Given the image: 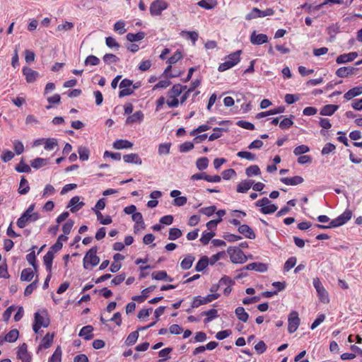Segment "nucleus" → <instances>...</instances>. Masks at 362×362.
I'll list each match as a JSON object with an SVG mask.
<instances>
[{
    "mask_svg": "<svg viewBox=\"0 0 362 362\" xmlns=\"http://www.w3.org/2000/svg\"><path fill=\"white\" fill-rule=\"evenodd\" d=\"M227 252L230 255V258L233 263L243 264L247 259L243 252L238 247H230L228 248Z\"/></svg>",
    "mask_w": 362,
    "mask_h": 362,
    "instance_id": "obj_1",
    "label": "nucleus"
},
{
    "mask_svg": "<svg viewBox=\"0 0 362 362\" xmlns=\"http://www.w3.org/2000/svg\"><path fill=\"white\" fill-rule=\"evenodd\" d=\"M97 251V247H93L87 252L83 259L84 268L87 269L88 263H90L93 267L96 266L99 263L100 258L96 255Z\"/></svg>",
    "mask_w": 362,
    "mask_h": 362,
    "instance_id": "obj_2",
    "label": "nucleus"
},
{
    "mask_svg": "<svg viewBox=\"0 0 362 362\" xmlns=\"http://www.w3.org/2000/svg\"><path fill=\"white\" fill-rule=\"evenodd\" d=\"M220 296L219 293H211L209 294L204 298H202L201 296H196L194 298L192 307V308H198L199 306L202 305H204L209 303H211L214 300H216Z\"/></svg>",
    "mask_w": 362,
    "mask_h": 362,
    "instance_id": "obj_3",
    "label": "nucleus"
},
{
    "mask_svg": "<svg viewBox=\"0 0 362 362\" xmlns=\"http://www.w3.org/2000/svg\"><path fill=\"white\" fill-rule=\"evenodd\" d=\"M274 13V11L272 8H267L264 11H261L257 8H253L252 11L247 15L246 19L251 20L256 18L272 16Z\"/></svg>",
    "mask_w": 362,
    "mask_h": 362,
    "instance_id": "obj_4",
    "label": "nucleus"
},
{
    "mask_svg": "<svg viewBox=\"0 0 362 362\" xmlns=\"http://www.w3.org/2000/svg\"><path fill=\"white\" fill-rule=\"evenodd\" d=\"M168 4L163 0L153 1L150 6V12L152 16H159L162 11L166 9Z\"/></svg>",
    "mask_w": 362,
    "mask_h": 362,
    "instance_id": "obj_5",
    "label": "nucleus"
},
{
    "mask_svg": "<svg viewBox=\"0 0 362 362\" xmlns=\"http://www.w3.org/2000/svg\"><path fill=\"white\" fill-rule=\"evenodd\" d=\"M288 321V331L289 333H293L297 330L300 325V318L298 317V313L296 311L291 312L289 315Z\"/></svg>",
    "mask_w": 362,
    "mask_h": 362,
    "instance_id": "obj_6",
    "label": "nucleus"
},
{
    "mask_svg": "<svg viewBox=\"0 0 362 362\" xmlns=\"http://www.w3.org/2000/svg\"><path fill=\"white\" fill-rule=\"evenodd\" d=\"M352 216V213L349 210L345 211L342 214L338 216L337 218L333 219L331 221V226L335 228L340 226H342L345 223H346L349 220L351 219Z\"/></svg>",
    "mask_w": 362,
    "mask_h": 362,
    "instance_id": "obj_7",
    "label": "nucleus"
},
{
    "mask_svg": "<svg viewBox=\"0 0 362 362\" xmlns=\"http://www.w3.org/2000/svg\"><path fill=\"white\" fill-rule=\"evenodd\" d=\"M358 70V69L352 66H343L337 70L336 75L340 78H345L355 74Z\"/></svg>",
    "mask_w": 362,
    "mask_h": 362,
    "instance_id": "obj_8",
    "label": "nucleus"
},
{
    "mask_svg": "<svg viewBox=\"0 0 362 362\" xmlns=\"http://www.w3.org/2000/svg\"><path fill=\"white\" fill-rule=\"evenodd\" d=\"M358 57V53L356 52H350L349 54H341L337 57L336 62L337 64H344L346 62L354 61Z\"/></svg>",
    "mask_w": 362,
    "mask_h": 362,
    "instance_id": "obj_9",
    "label": "nucleus"
},
{
    "mask_svg": "<svg viewBox=\"0 0 362 362\" xmlns=\"http://www.w3.org/2000/svg\"><path fill=\"white\" fill-rule=\"evenodd\" d=\"M268 40V37L265 34H256L255 31H253L250 36V42L253 45H262L266 43Z\"/></svg>",
    "mask_w": 362,
    "mask_h": 362,
    "instance_id": "obj_10",
    "label": "nucleus"
},
{
    "mask_svg": "<svg viewBox=\"0 0 362 362\" xmlns=\"http://www.w3.org/2000/svg\"><path fill=\"white\" fill-rule=\"evenodd\" d=\"M238 232L249 239H255V233L253 230L247 225L244 224L238 227Z\"/></svg>",
    "mask_w": 362,
    "mask_h": 362,
    "instance_id": "obj_11",
    "label": "nucleus"
},
{
    "mask_svg": "<svg viewBox=\"0 0 362 362\" xmlns=\"http://www.w3.org/2000/svg\"><path fill=\"white\" fill-rule=\"evenodd\" d=\"M18 357L23 362H30V356L28 354L27 345L24 343L18 349Z\"/></svg>",
    "mask_w": 362,
    "mask_h": 362,
    "instance_id": "obj_12",
    "label": "nucleus"
},
{
    "mask_svg": "<svg viewBox=\"0 0 362 362\" xmlns=\"http://www.w3.org/2000/svg\"><path fill=\"white\" fill-rule=\"evenodd\" d=\"M245 269L247 270H255L259 272H264L267 271L268 266L266 264L261 262H252L247 264L245 267Z\"/></svg>",
    "mask_w": 362,
    "mask_h": 362,
    "instance_id": "obj_13",
    "label": "nucleus"
},
{
    "mask_svg": "<svg viewBox=\"0 0 362 362\" xmlns=\"http://www.w3.org/2000/svg\"><path fill=\"white\" fill-rule=\"evenodd\" d=\"M23 73L25 76L26 81L28 83H33L38 76V73L29 67H24Z\"/></svg>",
    "mask_w": 362,
    "mask_h": 362,
    "instance_id": "obj_14",
    "label": "nucleus"
},
{
    "mask_svg": "<svg viewBox=\"0 0 362 362\" xmlns=\"http://www.w3.org/2000/svg\"><path fill=\"white\" fill-rule=\"evenodd\" d=\"M281 181L287 185H297L303 182L302 177L296 175L293 177H281Z\"/></svg>",
    "mask_w": 362,
    "mask_h": 362,
    "instance_id": "obj_15",
    "label": "nucleus"
},
{
    "mask_svg": "<svg viewBox=\"0 0 362 362\" xmlns=\"http://www.w3.org/2000/svg\"><path fill=\"white\" fill-rule=\"evenodd\" d=\"M45 315H41L39 313H35V322L39 324L40 326L43 327H47L49 325V319L47 317V314L46 312Z\"/></svg>",
    "mask_w": 362,
    "mask_h": 362,
    "instance_id": "obj_16",
    "label": "nucleus"
},
{
    "mask_svg": "<svg viewBox=\"0 0 362 362\" xmlns=\"http://www.w3.org/2000/svg\"><path fill=\"white\" fill-rule=\"evenodd\" d=\"M132 220L136 223L134 226V232L136 233L139 230V226H140L142 229L145 228V224L144 222L142 214L139 212L134 213L132 216Z\"/></svg>",
    "mask_w": 362,
    "mask_h": 362,
    "instance_id": "obj_17",
    "label": "nucleus"
},
{
    "mask_svg": "<svg viewBox=\"0 0 362 362\" xmlns=\"http://www.w3.org/2000/svg\"><path fill=\"white\" fill-rule=\"evenodd\" d=\"M339 109L337 105H326L320 110V115L324 116H331Z\"/></svg>",
    "mask_w": 362,
    "mask_h": 362,
    "instance_id": "obj_18",
    "label": "nucleus"
},
{
    "mask_svg": "<svg viewBox=\"0 0 362 362\" xmlns=\"http://www.w3.org/2000/svg\"><path fill=\"white\" fill-rule=\"evenodd\" d=\"M284 110H285V108H284V106H279V107H278L276 108L267 111V112H259V113H258L256 117L259 119V118H262V117H264L268 116V115L282 113V112H284Z\"/></svg>",
    "mask_w": 362,
    "mask_h": 362,
    "instance_id": "obj_19",
    "label": "nucleus"
},
{
    "mask_svg": "<svg viewBox=\"0 0 362 362\" xmlns=\"http://www.w3.org/2000/svg\"><path fill=\"white\" fill-rule=\"evenodd\" d=\"M93 327L91 325L85 326L81 329L78 335L83 337L86 340H90L93 338Z\"/></svg>",
    "mask_w": 362,
    "mask_h": 362,
    "instance_id": "obj_20",
    "label": "nucleus"
},
{
    "mask_svg": "<svg viewBox=\"0 0 362 362\" xmlns=\"http://www.w3.org/2000/svg\"><path fill=\"white\" fill-rule=\"evenodd\" d=\"M253 183L254 181L252 180H243L240 182L237 186V192L239 193L247 192Z\"/></svg>",
    "mask_w": 362,
    "mask_h": 362,
    "instance_id": "obj_21",
    "label": "nucleus"
},
{
    "mask_svg": "<svg viewBox=\"0 0 362 362\" xmlns=\"http://www.w3.org/2000/svg\"><path fill=\"white\" fill-rule=\"evenodd\" d=\"M123 159L124 162L128 163H135L141 165L142 161L139 158V155L136 153H131L123 156Z\"/></svg>",
    "mask_w": 362,
    "mask_h": 362,
    "instance_id": "obj_22",
    "label": "nucleus"
},
{
    "mask_svg": "<svg viewBox=\"0 0 362 362\" xmlns=\"http://www.w3.org/2000/svg\"><path fill=\"white\" fill-rule=\"evenodd\" d=\"M133 146V144L127 140H117L113 144V147L116 149L130 148Z\"/></svg>",
    "mask_w": 362,
    "mask_h": 362,
    "instance_id": "obj_23",
    "label": "nucleus"
},
{
    "mask_svg": "<svg viewBox=\"0 0 362 362\" xmlns=\"http://www.w3.org/2000/svg\"><path fill=\"white\" fill-rule=\"evenodd\" d=\"M49 163V159L37 158L30 161V165L35 169H39Z\"/></svg>",
    "mask_w": 362,
    "mask_h": 362,
    "instance_id": "obj_24",
    "label": "nucleus"
},
{
    "mask_svg": "<svg viewBox=\"0 0 362 362\" xmlns=\"http://www.w3.org/2000/svg\"><path fill=\"white\" fill-rule=\"evenodd\" d=\"M54 255L52 253V252H47V254L44 256V264L46 267V269L48 272H52V261L54 259Z\"/></svg>",
    "mask_w": 362,
    "mask_h": 362,
    "instance_id": "obj_25",
    "label": "nucleus"
},
{
    "mask_svg": "<svg viewBox=\"0 0 362 362\" xmlns=\"http://www.w3.org/2000/svg\"><path fill=\"white\" fill-rule=\"evenodd\" d=\"M34 276V272L30 268L24 269L21 274V280L23 281H30Z\"/></svg>",
    "mask_w": 362,
    "mask_h": 362,
    "instance_id": "obj_26",
    "label": "nucleus"
},
{
    "mask_svg": "<svg viewBox=\"0 0 362 362\" xmlns=\"http://www.w3.org/2000/svg\"><path fill=\"white\" fill-rule=\"evenodd\" d=\"M362 93V87H355L352 89H350L344 94V98L346 100H351L354 97L359 95Z\"/></svg>",
    "mask_w": 362,
    "mask_h": 362,
    "instance_id": "obj_27",
    "label": "nucleus"
},
{
    "mask_svg": "<svg viewBox=\"0 0 362 362\" xmlns=\"http://www.w3.org/2000/svg\"><path fill=\"white\" fill-rule=\"evenodd\" d=\"M30 216V215L24 212L18 219L17 226L21 228H25L28 223L31 222V218Z\"/></svg>",
    "mask_w": 362,
    "mask_h": 362,
    "instance_id": "obj_28",
    "label": "nucleus"
},
{
    "mask_svg": "<svg viewBox=\"0 0 362 362\" xmlns=\"http://www.w3.org/2000/svg\"><path fill=\"white\" fill-rule=\"evenodd\" d=\"M151 276L156 280H168L172 281L173 279L169 277L165 271L154 272L152 273Z\"/></svg>",
    "mask_w": 362,
    "mask_h": 362,
    "instance_id": "obj_29",
    "label": "nucleus"
},
{
    "mask_svg": "<svg viewBox=\"0 0 362 362\" xmlns=\"http://www.w3.org/2000/svg\"><path fill=\"white\" fill-rule=\"evenodd\" d=\"M194 261V257L188 255L187 257L181 262L180 266L183 269H189L192 267L193 262Z\"/></svg>",
    "mask_w": 362,
    "mask_h": 362,
    "instance_id": "obj_30",
    "label": "nucleus"
},
{
    "mask_svg": "<svg viewBox=\"0 0 362 362\" xmlns=\"http://www.w3.org/2000/svg\"><path fill=\"white\" fill-rule=\"evenodd\" d=\"M238 318L242 322H247L249 317L248 314L245 311L243 307H238L235 310Z\"/></svg>",
    "mask_w": 362,
    "mask_h": 362,
    "instance_id": "obj_31",
    "label": "nucleus"
},
{
    "mask_svg": "<svg viewBox=\"0 0 362 362\" xmlns=\"http://www.w3.org/2000/svg\"><path fill=\"white\" fill-rule=\"evenodd\" d=\"M145 37V33L144 32H139L136 34L134 33H128L126 36V38L129 42H136L141 40Z\"/></svg>",
    "mask_w": 362,
    "mask_h": 362,
    "instance_id": "obj_32",
    "label": "nucleus"
},
{
    "mask_svg": "<svg viewBox=\"0 0 362 362\" xmlns=\"http://www.w3.org/2000/svg\"><path fill=\"white\" fill-rule=\"evenodd\" d=\"M144 117L143 113L141 111H137L134 113L132 115L127 117L126 120L127 124H132L134 122H139Z\"/></svg>",
    "mask_w": 362,
    "mask_h": 362,
    "instance_id": "obj_33",
    "label": "nucleus"
},
{
    "mask_svg": "<svg viewBox=\"0 0 362 362\" xmlns=\"http://www.w3.org/2000/svg\"><path fill=\"white\" fill-rule=\"evenodd\" d=\"M95 214L97 216L98 220L100 221V223L103 225H108L112 223V218L110 216H107L105 218L103 217L101 212L98 210H94Z\"/></svg>",
    "mask_w": 362,
    "mask_h": 362,
    "instance_id": "obj_34",
    "label": "nucleus"
},
{
    "mask_svg": "<svg viewBox=\"0 0 362 362\" xmlns=\"http://www.w3.org/2000/svg\"><path fill=\"white\" fill-rule=\"evenodd\" d=\"M209 264V258L206 256L202 257L197 262L195 269L197 272L203 271Z\"/></svg>",
    "mask_w": 362,
    "mask_h": 362,
    "instance_id": "obj_35",
    "label": "nucleus"
},
{
    "mask_svg": "<svg viewBox=\"0 0 362 362\" xmlns=\"http://www.w3.org/2000/svg\"><path fill=\"white\" fill-rule=\"evenodd\" d=\"M183 88L184 89L186 88V86H182L180 84L174 85L170 90V96L171 98H177L182 93Z\"/></svg>",
    "mask_w": 362,
    "mask_h": 362,
    "instance_id": "obj_36",
    "label": "nucleus"
},
{
    "mask_svg": "<svg viewBox=\"0 0 362 362\" xmlns=\"http://www.w3.org/2000/svg\"><path fill=\"white\" fill-rule=\"evenodd\" d=\"M29 190L30 187L28 185V181L24 177H23L20 182L18 192L21 194H25L29 192Z\"/></svg>",
    "mask_w": 362,
    "mask_h": 362,
    "instance_id": "obj_37",
    "label": "nucleus"
},
{
    "mask_svg": "<svg viewBox=\"0 0 362 362\" xmlns=\"http://www.w3.org/2000/svg\"><path fill=\"white\" fill-rule=\"evenodd\" d=\"M19 332L16 329H11L5 337L6 341L14 342L18 337Z\"/></svg>",
    "mask_w": 362,
    "mask_h": 362,
    "instance_id": "obj_38",
    "label": "nucleus"
},
{
    "mask_svg": "<svg viewBox=\"0 0 362 362\" xmlns=\"http://www.w3.org/2000/svg\"><path fill=\"white\" fill-rule=\"evenodd\" d=\"M139 330L137 329L136 331L132 332L128 335L125 341L127 345L131 346L136 343L139 337Z\"/></svg>",
    "mask_w": 362,
    "mask_h": 362,
    "instance_id": "obj_39",
    "label": "nucleus"
},
{
    "mask_svg": "<svg viewBox=\"0 0 362 362\" xmlns=\"http://www.w3.org/2000/svg\"><path fill=\"white\" fill-rule=\"evenodd\" d=\"M217 310L216 309H211L208 311H204L202 313V315H206L207 317L204 320L205 322H209L214 318H216L217 315Z\"/></svg>",
    "mask_w": 362,
    "mask_h": 362,
    "instance_id": "obj_40",
    "label": "nucleus"
},
{
    "mask_svg": "<svg viewBox=\"0 0 362 362\" xmlns=\"http://www.w3.org/2000/svg\"><path fill=\"white\" fill-rule=\"evenodd\" d=\"M241 50H238L230 54H229L226 59L230 61L231 63H234V65L237 64L240 62V55L241 54Z\"/></svg>",
    "mask_w": 362,
    "mask_h": 362,
    "instance_id": "obj_41",
    "label": "nucleus"
},
{
    "mask_svg": "<svg viewBox=\"0 0 362 362\" xmlns=\"http://www.w3.org/2000/svg\"><path fill=\"white\" fill-rule=\"evenodd\" d=\"M209 159L206 157L199 158L196 162L197 168L199 170H203L208 167Z\"/></svg>",
    "mask_w": 362,
    "mask_h": 362,
    "instance_id": "obj_42",
    "label": "nucleus"
},
{
    "mask_svg": "<svg viewBox=\"0 0 362 362\" xmlns=\"http://www.w3.org/2000/svg\"><path fill=\"white\" fill-rule=\"evenodd\" d=\"M62 353L60 346H57L55 351L49 358V362H61Z\"/></svg>",
    "mask_w": 362,
    "mask_h": 362,
    "instance_id": "obj_43",
    "label": "nucleus"
},
{
    "mask_svg": "<svg viewBox=\"0 0 362 362\" xmlns=\"http://www.w3.org/2000/svg\"><path fill=\"white\" fill-rule=\"evenodd\" d=\"M260 173L261 172H260L259 168L256 165H251V166L248 167L247 168H246V170H245V173L248 177H250L253 175H258L260 174Z\"/></svg>",
    "mask_w": 362,
    "mask_h": 362,
    "instance_id": "obj_44",
    "label": "nucleus"
},
{
    "mask_svg": "<svg viewBox=\"0 0 362 362\" xmlns=\"http://www.w3.org/2000/svg\"><path fill=\"white\" fill-rule=\"evenodd\" d=\"M317 292L318 297L321 302H322L323 303H329V300L328 293L325 288H323L321 290L320 289Z\"/></svg>",
    "mask_w": 362,
    "mask_h": 362,
    "instance_id": "obj_45",
    "label": "nucleus"
},
{
    "mask_svg": "<svg viewBox=\"0 0 362 362\" xmlns=\"http://www.w3.org/2000/svg\"><path fill=\"white\" fill-rule=\"evenodd\" d=\"M16 170L19 173H30L31 171L30 167L23 162L22 159L20 163L16 167Z\"/></svg>",
    "mask_w": 362,
    "mask_h": 362,
    "instance_id": "obj_46",
    "label": "nucleus"
},
{
    "mask_svg": "<svg viewBox=\"0 0 362 362\" xmlns=\"http://www.w3.org/2000/svg\"><path fill=\"white\" fill-rule=\"evenodd\" d=\"M182 235V231L179 228H173L169 230L168 238L171 240H176Z\"/></svg>",
    "mask_w": 362,
    "mask_h": 362,
    "instance_id": "obj_47",
    "label": "nucleus"
},
{
    "mask_svg": "<svg viewBox=\"0 0 362 362\" xmlns=\"http://www.w3.org/2000/svg\"><path fill=\"white\" fill-rule=\"evenodd\" d=\"M293 117H294L293 115H291L290 118H284L279 123L280 128L282 129H288V128L291 127L293 124V122L292 121V118H293Z\"/></svg>",
    "mask_w": 362,
    "mask_h": 362,
    "instance_id": "obj_48",
    "label": "nucleus"
},
{
    "mask_svg": "<svg viewBox=\"0 0 362 362\" xmlns=\"http://www.w3.org/2000/svg\"><path fill=\"white\" fill-rule=\"evenodd\" d=\"M215 235L214 232H204L202 234V238H200V241L204 245H207L210 240Z\"/></svg>",
    "mask_w": 362,
    "mask_h": 362,
    "instance_id": "obj_49",
    "label": "nucleus"
},
{
    "mask_svg": "<svg viewBox=\"0 0 362 362\" xmlns=\"http://www.w3.org/2000/svg\"><path fill=\"white\" fill-rule=\"evenodd\" d=\"M37 284L38 279H35L33 283L27 286L24 291V295L25 296L30 295L33 293V291L37 287Z\"/></svg>",
    "mask_w": 362,
    "mask_h": 362,
    "instance_id": "obj_50",
    "label": "nucleus"
},
{
    "mask_svg": "<svg viewBox=\"0 0 362 362\" xmlns=\"http://www.w3.org/2000/svg\"><path fill=\"white\" fill-rule=\"evenodd\" d=\"M84 63L86 66L87 65L96 66L100 63V59L94 55H89L85 59Z\"/></svg>",
    "mask_w": 362,
    "mask_h": 362,
    "instance_id": "obj_51",
    "label": "nucleus"
},
{
    "mask_svg": "<svg viewBox=\"0 0 362 362\" xmlns=\"http://www.w3.org/2000/svg\"><path fill=\"white\" fill-rule=\"evenodd\" d=\"M237 156L240 158H245L249 160H254L256 159V156L254 153L249 151H239Z\"/></svg>",
    "mask_w": 362,
    "mask_h": 362,
    "instance_id": "obj_52",
    "label": "nucleus"
},
{
    "mask_svg": "<svg viewBox=\"0 0 362 362\" xmlns=\"http://www.w3.org/2000/svg\"><path fill=\"white\" fill-rule=\"evenodd\" d=\"M103 61L105 63H117L119 61V58L113 54H106L103 57Z\"/></svg>",
    "mask_w": 362,
    "mask_h": 362,
    "instance_id": "obj_53",
    "label": "nucleus"
},
{
    "mask_svg": "<svg viewBox=\"0 0 362 362\" xmlns=\"http://www.w3.org/2000/svg\"><path fill=\"white\" fill-rule=\"evenodd\" d=\"M262 213L264 214H272L277 210V206L274 204H272L271 203L264 207L261 208Z\"/></svg>",
    "mask_w": 362,
    "mask_h": 362,
    "instance_id": "obj_54",
    "label": "nucleus"
},
{
    "mask_svg": "<svg viewBox=\"0 0 362 362\" xmlns=\"http://www.w3.org/2000/svg\"><path fill=\"white\" fill-rule=\"evenodd\" d=\"M53 338H54V335L53 334H49V333H47L44 337H43V339H42V341H43V347L45 349H47L49 348L52 341H53Z\"/></svg>",
    "mask_w": 362,
    "mask_h": 362,
    "instance_id": "obj_55",
    "label": "nucleus"
},
{
    "mask_svg": "<svg viewBox=\"0 0 362 362\" xmlns=\"http://www.w3.org/2000/svg\"><path fill=\"white\" fill-rule=\"evenodd\" d=\"M214 131L215 132L213 133L212 134H211L209 137V141H214L215 139L220 138L221 136V134L218 133V132H222V131L227 132L228 129L216 127V128L214 129Z\"/></svg>",
    "mask_w": 362,
    "mask_h": 362,
    "instance_id": "obj_56",
    "label": "nucleus"
},
{
    "mask_svg": "<svg viewBox=\"0 0 362 362\" xmlns=\"http://www.w3.org/2000/svg\"><path fill=\"white\" fill-rule=\"evenodd\" d=\"M78 154H79V158L81 160H86L88 159V157H89V151L88 148H86V147H80L78 148Z\"/></svg>",
    "mask_w": 362,
    "mask_h": 362,
    "instance_id": "obj_57",
    "label": "nucleus"
},
{
    "mask_svg": "<svg viewBox=\"0 0 362 362\" xmlns=\"http://www.w3.org/2000/svg\"><path fill=\"white\" fill-rule=\"evenodd\" d=\"M310 151V148L308 146L300 145L295 148L293 153L296 156H300L303 153H305Z\"/></svg>",
    "mask_w": 362,
    "mask_h": 362,
    "instance_id": "obj_58",
    "label": "nucleus"
},
{
    "mask_svg": "<svg viewBox=\"0 0 362 362\" xmlns=\"http://www.w3.org/2000/svg\"><path fill=\"white\" fill-rule=\"evenodd\" d=\"M296 261H297L296 257H290L284 264V270L288 271L291 268H293L295 266V264H296Z\"/></svg>",
    "mask_w": 362,
    "mask_h": 362,
    "instance_id": "obj_59",
    "label": "nucleus"
},
{
    "mask_svg": "<svg viewBox=\"0 0 362 362\" xmlns=\"http://www.w3.org/2000/svg\"><path fill=\"white\" fill-rule=\"evenodd\" d=\"M182 57V53L181 52H180L179 50L176 51L175 52V54L170 57L168 60V64H175L177 61H179L181 58Z\"/></svg>",
    "mask_w": 362,
    "mask_h": 362,
    "instance_id": "obj_60",
    "label": "nucleus"
},
{
    "mask_svg": "<svg viewBox=\"0 0 362 362\" xmlns=\"http://www.w3.org/2000/svg\"><path fill=\"white\" fill-rule=\"evenodd\" d=\"M74 221L70 219V220L67 221L64 224V226L62 227V230L65 235H68L70 233V232L72 229V227L74 226Z\"/></svg>",
    "mask_w": 362,
    "mask_h": 362,
    "instance_id": "obj_61",
    "label": "nucleus"
},
{
    "mask_svg": "<svg viewBox=\"0 0 362 362\" xmlns=\"http://www.w3.org/2000/svg\"><path fill=\"white\" fill-rule=\"evenodd\" d=\"M170 143L160 144L158 147V153L160 154H168L170 151Z\"/></svg>",
    "mask_w": 362,
    "mask_h": 362,
    "instance_id": "obj_62",
    "label": "nucleus"
},
{
    "mask_svg": "<svg viewBox=\"0 0 362 362\" xmlns=\"http://www.w3.org/2000/svg\"><path fill=\"white\" fill-rule=\"evenodd\" d=\"M57 146V141L55 139H47L45 143V148L51 150Z\"/></svg>",
    "mask_w": 362,
    "mask_h": 362,
    "instance_id": "obj_63",
    "label": "nucleus"
},
{
    "mask_svg": "<svg viewBox=\"0 0 362 362\" xmlns=\"http://www.w3.org/2000/svg\"><path fill=\"white\" fill-rule=\"evenodd\" d=\"M105 42L107 47L112 48L115 47L118 49L119 47V45L116 42L115 39L112 37H107L105 39Z\"/></svg>",
    "mask_w": 362,
    "mask_h": 362,
    "instance_id": "obj_64",
    "label": "nucleus"
}]
</instances>
